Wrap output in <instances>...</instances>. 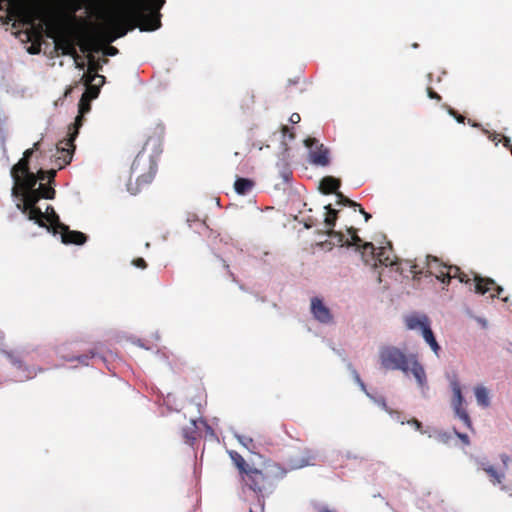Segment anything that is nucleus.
Segmentation results:
<instances>
[{
    "mask_svg": "<svg viewBox=\"0 0 512 512\" xmlns=\"http://www.w3.org/2000/svg\"><path fill=\"white\" fill-rule=\"evenodd\" d=\"M39 146L40 143L37 142L33 148L27 149L19 162L11 168L10 174L14 182L11 195L17 201L18 210L28 220L46 228L53 235L60 234L61 242L66 245H83L88 240L85 233L70 230L67 225L60 221L59 215L51 205H46L45 211L38 205L41 198L53 199L55 197V189L51 183L56 175L54 169L49 171L40 169L37 174L30 170V158L34 151L39 150Z\"/></svg>",
    "mask_w": 512,
    "mask_h": 512,
    "instance_id": "obj_1",
    "label": "nucleus"
},
{
    "mask_svg": "<svg viewBox=\"0 0 512 512\" xmlns=\"http://www.w3.org/2000/svg\"><path fill=\"white\" fill-rule=\"evenodd\" d=\"M100 68L101 66L93 67L85 71L75 87H70L65 92V96H68L74 89L85 88L78 103V116L69 125L66 138L57 145V153L60 155L56 158L55 162L59 169L71 162L75 150L74 142L83 125L84 116L90 112L91 101L98 97L100 88L105 83V77L97 73V70Z\"/></svg>",
    "mask_w": 512,
    "mask_h": 512,
    "instance_id": "obj_2",
    "label": "nucleus"
},
{
    "mask_svg": "<svg viewBox=\"0 0 512 512\" xmlns=\"http://www.w3.org/2000/svg\"><path fill=\"white\" fill-rule=\"evenodd\" d=\"M165 0H128L120 13L109 15L104 24L105 40L109 43L123 37L128 30L125 21L137 24L140 31H155L161 27L160 10Z\"/></svg>",
    "mask_w": 512,
    "mask_h": 512,
    "instance_id": "obj_3",
    "label": "nucleus"
},
{
    "mask_svg": "<svg viewBox=\"0 0 512 512\" xmlns=\"http://www.w3.org/2000/svg\"><path fill=\"white\" fill-rule=\"evenodd\" d=\"M429 275L435 276L441 283L448 285L452 278H458L459 282L469 284L474 287V291L478 294H485L489 291L494 290L496 293H492L491 297L501 298L503 288L495 283L491 278H483L478 274H474L473 283L469 276L460 271L457 266H448L441 263L437 257L428 255L426 257L425 266Z\"/></svg>",
    "mask_w": 512,
    "mask_h": 512,
    "instance_id": "obj_4",
    "label": "nucleus"
},
{
    "mask_svg": "<svg viewBox=\"0 0 512 512\" xmlns=\"http://www.w3.org/2000/svg\"><path fill=\"white\" fill-rule=\"evenodd\" d=\"M355 241L354 245L362 251V260L366 265H370L375 269L380 266L390 267L399 272L403 277H409V274H412L414 279H420L423 274V270L418 269L419 265L417 263H413L410 260L400 262L397 257L392 256L391 242H387L386 246H381L377 251L371 242H363L361 238H357Z\"/></svg>",
    "mask_w": 512,
    "mask_h": 512,
    "instance_id": "obj_5",
    "label": "nucleus"
},
{
    "mask_svg": "<svg viewBox=\"0 0 512 512\" xmlns=\"http://www.w3.org/2000/svg\"><path fill=\"white\" fill-rule=\"evenodd\" d=\"M162 152L161 140L159 137H150L143 150L135 157L131 165V174H137L136 183L131 180L127 184V190L132 195H136L142 186L152 182L157 171L156 157Z\"/></svg>",
    "mask_w": 512,
    "mask_h": 512,
    "instance_id": "obj_6",
    "label": "nucleus"
},
{
    "mask_svg": "<svg viewBox=\"0 0 512 512\" xmlns=\"http://www.w3.org/2000/svg\"><path fill=\"white\" fill-rule=\"evenodd\" d=\"M324 210L323 224L327 228L325 234L331 240H325L320 242L318 245L324 250H331L335 245L346 246L348 248H354L356 252H359L362 255V251L357 249V246L354 245V242H356L355 240L360 237L354 233L352 229L349 230L351 234L350 238H346L341 232L334 230L338 219V210L334 209L332 204L325 205Z\"/></svg>",
    "mask_w": 512,
    "mask_h": 512,
    "instance_id": "obj_7",
    "label": "nucleus"
},
{
    "mask_svg": "<svg viewBox=\"0 0 512 512\" xmlns=\"http://www.w3.org/2000/svg\"><path fill=\"white\" fill-rule=\"evenodd\" d=\"M379 361L385 370L409 372L410 355L393 345H384L379 349Z\"/></svg>",
    "mask_w": 512,
    "mask_h": 512,
    "instance_id": "obj_8",
    "label": "nucleus"
},
{
    "mask_svg": "<svg viewBox=\"0 0 512 512\" xmlns=\"http://www.w3.org/2000/svg\"><path fill=\"white\" fill-rule=\"evenodd\" d=\"M241 481L243 486L253 491L261 509H264V492L266 490L267 476L259 469L250 467L242 473Z\"/></svg>",
    "mask_w": 512,
    "mask_h": 512,
    "instance_id": "obj_9",
    "label": "nucleus"
},
{
    "mask_svg": "<svg viewBox=\"0 0 512 512\" xmlns=\"http://www.w3.org/2000/svg\"><path fill=\"white\" fill-rule=\"evenodd\" d=\"M2 354L5 355L13 367H15L18 371L17 381L23 382L30 379H33L37 372H41L42 369H36L33 366H28L24 363V358H26L29 354L27 349L8 351L5 349L1 350Z\"/></svg>",
    "mask_w": 512,
    "mask_h": 512,
    "instance_id": "obj_10",
    "label": "nucleus"
},
{
    "mask_svg": "<svg viewBox=\"0 0 512 512\" xmlns=\"http://www.w3.org/2000/svg\"><path fill=\"white\" fill-rule=\"evenodd\" d=\"M450 387L453 392V398H452V408L455 414V417L460 419L464 426L468 428L469 430L473 429L471 418L465 409L464 405L466 404V400L462 394L461 385L458 381L457 377L454 376L450 380Z\"/></svg>",
    "mask_w": 512,
    "mask_h": 512,
    "instance_id": "obj_11",
    "label": "nucleus"
},
{
    "mask_svg": "<svg viewBox=\"0 0 512 512\" xmlns=\"http://www.w3.org/2000/svg\"><path fill=\"white\" fill-rule=\"evenodd\" d=\"M405 324L409 330L420 329L421 335L428 345H431V343L436 340L427 315L416 313L408 315L405 318Z\"/></svg>",
    "mask_w": 512,
    "mask_h": 512,
    "instance_id": "obj_12",
    "label": "nucleus"
},
{
    "mask_svg": "<svg viewBox=\"0 0 512 512\" xmlns=\"http://www.w3.org/2000/svg\"><path fill=\"white\" fill-rule=\"evenodd\" d=\"M310 312L313 318L323 325H334L335 319L332 311L325 305L322 298L314 296L310 300Z\"/></svg>",
    "mask_w": 512,
    "mask_h": 512,
    "instance_id": "obj_13",
    "label": "nucleus"
},
{
    "mask_svg": "<svg viewBox=\"0 0 512 512\" xmlns=\"http://www.w3.org/2000/svg\"><path fill=\"white\" fill-rule=\"evenodd\" d=\"M305 146L309 148L312 163L320 166L329 164V150L324 148L323 144H319L316 138L308 137L305 141Z\"/></svg>",
    "mask_w": 512,
    "mask_h": 512,
    "instance_id": "obj_14",
    "label": "nucleus"
},
{
    "mask_svg": "<svg viewBox=\"0 0 512 512\" xmlns=\"http://www.w3.org/2000/svg\"><path fill=\"white\" fill-rule=\"evenodd\" d=\"M56 354L68 362H72V361L76 360L79 362V364L84 365V366H88L90 360H99L100 362H105V357L102 356L100 353H98L95 350H90L88 353H84V354L77 355V356H75V355L68 356V355L62 354L61 349L58 348L56 350Z\"/></svg>",
    "mask_w": 512,
    "mask_h": 512,
    "instance_id": "obj_15",
    "label": "nucleus"
},
{
    "mask_svg": "<svg viewBox=\"0 0 512 512\" xmlns=\"http://www.w3.org/2000/svg\"><path fill=\"white\" fill-rule=\"evenodd\" d=\"M409 372L414 376L418 386H425L427 375L424 366L418 361L416 354H410Z\"/></svg>",
    "mask_w": 512,
    "mask_h": 512,
    "instance_id": "obj_16",
    "label": "nucleus"
},
{
    "mask_svg": "<svg viewBox=\"0 0 512 512\" xmlns=\"http://www.w3.org/2000/svg\"><path fill=\"white\" fill-rule=\"evenodd\" d=\"M341 186L339 179L333 176H325L320 181L319 189L323 194L336 193Z\"/></svg>",
    "mask_w": 512,
    "mask_h": 512,
    "instance_id": "obj_17",
    "label": "nucleus"
},
{
    "mask_svg": "<svg viewBox=\"0 0 512 512\" xmlns=\"http://www.w3.org/2000/svg\"><path fill=\"white\" fill-rule=\"evenodd\" d=\"M253 186V180L244 177H238L234 183L235 191L239 195H247Z\"/></svg>",
    "mask_w": 512,
    "mask_h": 512,
    "instance_id": "obj_18",
    "label": "nucleus"
},
{
    "mask_svg": "<svg viewBox=\"0 0 512 512\" xmlns=\"http://www.w3.org/2000/svg\"><path fill=\"white\" fill-rule=\"evenodd\" d=\"M474 394L476 397V401L478 405H480L483 408H487L491 404L489 391L484 386H477L474 390Z\"/></svg>",
    "mask_w": 512,
    "mask_h": 512,
    "instance_id": "obj_19",
    "label": "nucleus"
},
{
    "mask_svg": "<svg viewBox=\"0 0 512 512\" xmlns=\"http://www.w3.org/2000/svg\"><path fill=\"white\" fill-rule=\"evenodd\" d=\"M199 420L191 419V427H185L182 429V435L185 438L186 442L190 445H193L196 440V433H197V423Z\"/></svg>",
    "mask_w": 512,
    "mask_h": 512,
    "instance_id": "obj_20",
    "label": "nucleus"
},
{
    "mask_svg": "<svg viewBox=\"0 0 512 512\" xmlns=\"http://www.w3.org/2000/svg\"><path fill=\"white\" fill-rule=\"evenodd\" d=\"M485 472L493 485L501 484L505 478V472L497 470L493 465L485 468Z\"/></svg>",
    "mask_w": 512,
    "mask_h": 512,
    "instance_id": "obj_21",
    "label": "nucleus"
},
{
    "mask_svg": "<svg viewBox=\"0 0 512 512\" xmlns=\"http://www.w3.org/2000/svg\"><path fill=\"white\" fill-rule=\"evenodd\" d=\"M229 454L231 460L239 470L240 475L246 472V470L251 467L248 463H246L245 459L238 452L231 451Z\"/></svg>",
    "mask_w": 512,
    "mask_h": 512,
    "instance_id": "obj_22",
    "label": "nucleus"
},
{
    "mask_svg": "<svg viewBox=\"0 0 512 512\" xmlns=\"http://www.w3.org/2000/svg\"><path fill=\"white\" fill-rule=\"evenodd\" d=\"M234 436L245 448H247L252 453H255L256 446L251 437L246 435H240L238 433H235Z\"/></svg>",
    "mask_w": 512,
    "mask_h": 512,
    "instance_id": "obj_23",
    "label": "nucleus"
},
{
    "mask_svg": "<svg viewBox=\"0 0 512 512\" xmlns=\"http://www.w3.org/2000/svg\"><path fill=\"white\" fill-rule=\"evenodd\" d=\"M429 437H435V439L440 442V443H443V444H448L451 439H452V434L448 431H443V430H440V431H436L434 433V435H429Z\"/></svg>",
    "mask_w": 512,
    "mask_h": 512,
    "instance_id": "obj_24",
    "label": "nucleus"
},
{
    "mask_svg": "<svg viewBox=\"0 0 512 512\" xmlns=\"http://www.w3.org/2000/svg\"><path fill=\"white\" fill-rule=\"evenodd\" d=\"M335 194H336V197H337V204L338 205L349 206V207H352V208H355V207L359 206L358 203H356L355 201L349 199L348 197L343 195L341 192L337 191Z\"/></svg>",
    "mask_w": 512,
    "mask_h": 512,
    "instance_id": "obj_25",
    "label": "nucleus"
},
{
    "mask_svg": "<svg viewBox=\"0 0 512 512\" xmlns=\"http://www.w3.org/2000/svg\"><path fill=\"white\" fill-rule=\"evenodd\" d=\"M367 396L379 407H381L383 410L388 411V406L386 403L385 398L382 395L374 393H367Z\"/></svg>",
    "mask_w": 512,
    "mask_h": 512,
    "instance_id": "obj_26",
    "label": "nucleus"
},
{
    "mask_svg": "<svg viewBox=\"0 0 512 512\" xmlns=\"http://www.w3.org/2000/svg\"><path fill=\"white\" fill-rule=\"evenodd\" d=\"M447 111L451 116H453L456 119V121L458 123L465 122V117L463 115L459 114L455 109H453L451 107H447Z\"/></svg>",
    "mask_w": 512,
    "mask_h": 512,
    "instance_id": "obj_27",
    "label": "nucleus"
},
{
    "mask_svg": "<svg viewBox=\"0 0 512 512\" xmlns=\"http://www.w3.org/2000/svg\"><path fill=\"white\" fill-rule=\"evenodd\" d=\"M347 368L351 372V375L356 383L360 382L362 379L357 372V370L354 368L351 362H347Z\"/></svg>",
    "mask_w": 512,
    "mask_h": 512,
    "instance_id": "obj_28",
    "label": "nucleus"
},
{
    "mask_svg": "<svg viewBox=\"0 0 512 512\" xmlns=\"http://www.w3.org/2000/svg\"><path fill=\"white\" fill-rule=\"evenodd\" d=\"M453 432H454V435L456 437H458L462 441L463 444H465V445L470 444V439L467 434L459 432L456 428L453 429Z\"/></svg>",
    "mask_w": 512,
    "mask_h": 512,
    "instance_id": "obj_29",
    "label": "nucleus"
},
{
    "mask_svg": "<svg viewBox=\"0 0 512 512\" xmlns=\"http://www.w3.org/2000/svg\"><path fill=\"white\" fill-rule=\"evenodd\" d=\"M387 412L390 414V416H391V418H392L393 420H395V421H397V422H400L401 424H404V423H405V421H404V419L402 418V416H401L400 412H398V411H394V410H391V409H389V408H388V411H387Z\"/></svg>",
    "mask_w": 512,
    "mask_h": 512,
    "instance_id": "obj_30",
    "label": "nucleus"
},
{
    "mask_svg": "<svg viewBox=\"0 0 512 512\" xmlns=\"http://www.w3.org/2000/svg\"><path fill=\"white\" fill-rule=\"evenodd\" d=\"M475 462L483 471H485V468L491 466V464L486 458H475Z\"/></svg>",
    "mask_w": 512,
    "mask_h": 512,
    "instance_id": "obj_31",
    "label": "nucleus"
},
{
    "mask_svg": "<svg viewBox=\"0 0 512 512\" xmlns=\"http://www.w3.org/2000/svg\"><path fill=\"white\" fill-rule=\"evenodd\" d=\"M281 177L285 183H289L291 179L292 172L289 170V168L285 167L281 172Z\"/></svg>",
    "mask_w": 512,
    "mask_h": 512,
    "instance_id": "obj_32",
    "label": "nucleus"
},
{
    "mask_svg": "<svg viewBox=\"0 0 512 512\" xmlns=\"http://www.w3.org/2000/svg\"><path fill=\"white\" fill-rule=\"evenodd\" d=\"M74 64L78 70H80V71L85 70L86 63L84 60H82V59L80 60L79 57H74Z\"/></svg>",
    "mask_w": 512,
    "mask_h": 512,
    "instance_id": "obj_33",
    "label": "nucleus"
},
{
    "mask_svg": "<svg viewBox=\"0 0 512 512\" xmlns=\"http://www.w3.org/2000/svg\"><path fill=\"white\" fill-rule=\"evenodd\" d=\"M132 264L135 267L141 268V269H144L147 266L146 261L143 258H137V259L133 260Z\"/></svg>",
    "mask_w": 512,
    "mask_h": 512,
    "instance_id": "obj_34",
    "label": "nucleus"
},
{
    "mask_svg": "<svg viewBox=\"0 0 512 512\" xmlns=\"http://www.w3.org/2000/svg\"><path fill=\"white\" fill-rule=\"evenodd\" d=\"M199 422L204 426L207 434L214 435L212 427L207 423L205 419L199 418Z\"/></svg>",
    "mask_w": 512,
    "mask_h": 512,
    "instance_id": "obj_35",
    "label": "nucleus"
},
{
    "mask_svg": "<svg viewBox=\"0 0 512 512\" xmlns=\"http://www.w3.org/2000/svg\"><path fill=\"white\" fill-rule=\"evenodd\" d=\"M427 95H428V97L430 99H435V100H438V101L441 100V96L437 92L432 90L430 87L427 88Z\"/></svg>",
    "mask_w": 512,
    "mask_h": 512,
    "instance_id": "obj_36",
    "label": "nucleus"
},
{
    "mask_svg": "<svg viewBox=\"0 0 512 512\" xmlns=\"http://www.w3.org/2000/svg\"><path fill=\"white\" fill-rule=\"evenodd\" d=\"M407 423L412 425L415 428V430L423 433L422 423L420 421H418L417 419H412V420L408 421Z\"/></svg>",
    "mask_w": 512,
    "mask_h": 512,
    "instance_id": "obj_37",
    "label": "nucleus"
},
{
    "mask_svg": "<svg viewBox=\"0 0 512 512\" xmlns=\"http://www.w3.org/2000/svg\"><path fill=\"white\" fill-rule=\"evenodd\" d=\"M430 348L432 349V351L437 355L439 356V352L441 351V346L439 345V343L437 342V340L433 341L431 343V345H429Z\"/></svg>",
    "mask_w": 512,
    "mask_h": 512,
    "instance_id": "obj_38",
    "label": "nucleus"
},
{
    "mask_svg": "<svg viewBox=\"0 0 512 512\" xmlns=\"http://www.w3.org/2000/svg\"><path fill=\"white\" fill-rule=\"evenodd\" d=\"M420 390H421V394L424 398H428V392H429V385H428V381L425 382V386H419Z\"/></svg>",
    "mask_w": 512,
    "mask_h": 512,
    "instance_id": "obj_39",
    "label": "nucleus"
},
{
    "mask_svg": "<svg viewBox=\"0 0 512 512\" xmlns=\"http://www.w3.org/2000/svg\"><path fill=\"white\" fill-rule=\"evenodd\" d=\"M56 50L60 52L63 55L69 54L68 47L65 44L62 45H56Z\"/></svg>",
    "mask_w": 512,
    "mask_h": 512,
    "instance_id": "obj_40",
    "label": "nucleus"
},
{
    "mask_svg": "<svg viewBox=\"0 0 512 512\" xmlns=\"http://www.w3.org/2000/svg\"><path fill=\"white\" fill-rule=\"evenodd\" d=\"M332 350L339 356L341 357V359L346 362L347 359H346V353L343 349H336L334 347H332Z\"/></svg>",
    "mask_w": 512,
    "mask_h": 512,
    "instance_id": "obj_41",
    "label": "nucleus"
},
{
    "mask_svg": "<svg viewBox=\"0 0 512 512\" xmlns=\"http://www.w3.org/2000/svg\"><path fill=\"white\" fill-rule=\"evenodd\" d=\"M315 508H316L317 512H336L334 510L329 509V507L327 505H323V504L317 505Z\"/></svg>",
    "mask_w": 512,
    "mask_h": 512,
    "instance_id": "obj_42",
    "label": "nucleus"
},
{
    "mask_svg": "<svg viewBox=\"0 0 512 512\" xmlns=\"http://www.w3.org/2000/svg\"><path fill=\"white\" fill-rule=\"evenodd\" d=\"M317 222H318V221H317L316 219L309 218V219L305 222V224H304V225H305V227H306L307 229H309V228H312V227L317 226Z\"/></svg>",
    "mask_w": 512,
    "mask_h": 512,
    "instance_id": "obj_43",
    "label": "nucleus"
},
{
    "mask_svg": "<svg viewBox=\"0 0 512 512\" xmlns=\"http://www.w3.org/2000/svg\"><path fill=\"white\" fill-rule=\"evenodd\" d=\"M301 120V117L298 113H293L290 118H289V121L292 123V124H296V123H299Z\"/></svg>",
    "mask_w": 512,
    "mask_h": 512,
    "instance_id": "obj_44",
    "label": "nucleus"
},
{
    "mask_svg": "<svg viewBox=\"0 0 512 512\" xmlns=\"http://www.w3.org/2000/svg\"><path fill=\"white\" fill-rule=\"evenodd\" d=\"M118 53V49L114 46H110L107 50L108 56H115Z\"/></svg>",
    "mask_w": 512,
    "mask_h": 512,
    "instance_id": "obj_45",
    "label": "nucleus"
},
{
    "mask_svg": "<svg viewBox=\"0 0 512 512\" xmlns=\"http://www.w3.org/2000/svg\"><path fill=\"white\" fill-rule=\"evenodd\" d=\"M476 320L481 325L482 328H487L488 322L485 318L477 317Z\"/></svg>",
    "mask_w": 512,
    "mask_h": 512,
    "instance_id": "obj_46",
    "label": "nucleus"
},
{
    "mask_svg": "<svg viewBox=\"0 0 512 512\" xmlns=\"http://www.w3.org/2000/svg\"><path fill=\"white\" fill-rule=\"evenodd\" d=\"M483 132L488 135V137L491 141L497 140V137H498L497 133H490L488 130H483Z\"/></svg>",
    "mask_w": 512,
    "mask_h": 512,
    "instance_id": "obj_47",
    "label": "nucleus"
},
{
    "mask_svg": "<svg viewBox=\"0 0 512 512\" xmlns=\"http://www.w3.org/2000/svg\"><path fill=\"white\" fill-rule=\"evenodd\" d=\"M503 145L511 150L512 145L509 137L503 136Z\"/></svg>",
    "mask_w": 512,
    "mask_h": 512,
    "instance_id": "obj_48",
    "label": "nucleus"
},
{
    "mask_svg": "<svg viewBox=\"0 0 512 512\" xmlns=\"http://www.w3.org/2000/svg\"><path fill=\"white\" fill-rule=\"evenodd\" d=\"M359 385V387L361 388V390L367 395V393H370L368 390H367V386L366 384L361 380L360 382L357 383Z\"/></svg>",
    "mask_w": 512,
    "mask_h": 512,
    "instance_id": "obj_49",
    "label": "nucleus"
},
{
    "mask_svg": "<svg viewBox=\"0 0 512 512\" xmlns=\"http://www.w3.org/2000/svg\"><path fill=\"white\" fill-rule=\"evenodd\" d=\"M359 385V387L361 388V390L367 395V393H370L368 390H367V386L366 384L361 380L360 382L357 383Z\"/></svg>",
    "mask_w": 512,
    "mask_h": 512,
    "instance_id": "obj_50",
    "label": "nucleus"
},
{
    "mask_svg": "<svg viewBox=\"0 0 512 512\" xmlns=\"http://www.w3.org/2000/svg\"><path fill=\"white\" fill-rule=\"evenodd\" d=\"M360 212L364 215L365 221L367 222L371 218V214L364 211V209L359 205Z\"/></svg>",
    "mask_w": 512,
    "mask_h": 512,
    "instance_id": "obj_51",
    "label": "nucleus"
},
{
    "mask_svg": "<svg viewBox=\"0 0 512 512\" xmlns=\"http://www.w3.org/2000/svg\"><path fill=\"white\" fill-rule=\"evenodd\" d=\"M501 460H502V462H503L504 466H506V465H507V462H508V460H509V456H508V455H506V454H502V455H501Z\"/></svg>",
    "mask_w": 512,
    "mask_h": 512,
    "instance_id": "obj_52",
    "label": "nucleus"
},
{
    "mask_svg": "<svg viewBox=\"0 0 512 512\" xmlns=\"http://www.w3.org/2000/svg\"><path fill=\"white\" fill-rule=\"evenodd\" d=\"M468 123L473 126V127H479L480 124L479 123H476V122H472L471 120L468 121Z\"/></svg>",
    "mask_w": 512,
    "mask_h": 512,
    "instance_id": "obj_53",
    "label": "nucleus"
},
{
    "mask_svg": "<svg viewBox=\"0 0 512 512\" xmlns=\"http://www.w3.org/2000/svg\"><path fill=\"white\" fill-rule=\"evenodd\" d=\"M137 344H138L140 347L145 348V345H144V343L142 342V340H141V339H138ZM146 349H148V348L146 347Z\"/></svg>",
    "mask_w": 512,
    "mask_h": 512,
    "instance_id": "obj_54",
    "label": "nucleus"
},
{
    "mask_svg": "<svg viewBox=\"0 0 512 512\" xmlns=\"http://www.w3.org/2000/svg\"><path fill=\"white\" fill-rule=\"evenodd\" d=\"M283 134H286L289 131V128L287 126H284L282 128Z\"/></svg>",
    "mask_w": 512,
    "mask_h": 512,
    "instance_id": "obj_55",
    "label": "nucleus"
},
{
    "mask_svg": "<svg viewBox=\"0 0 512 512\" xmlns=\"http://www.w3.org/2000/svg\"><path fill=\"white\" fill-rule=\"evenodd\" d=\"M428 80H429V82H431L433 80V74L432 73L428 74Z\"/></svg>",
    "mask_w": 512,
    "mask_h": 512,
    "instance_id": "obj_56",
    "label": "nucleus"
},
{
    "mask_svg": "<svg viewBox=\"0 0 512 512\" xmlns=\"http://www.w3.org/2000/svg\"><path fill=\"white\" fill-rule=\"evenodd\" d=\"M309 464H310L309 461H304L299 467H304V466L309 465Z\"/></svg>",
    "mask_w": 512,
    "mask_h": 512,
    "instance_id": "obj_57",
    "label": "nucleus"
},
{
    "mask_svg": "<svg viewBox=\"0 0 512 512\" xmlns=\"http://www.w3.org/2000/svg\"><path fill=\"white\" fill-rule=\"evenodd\" d=\"M289 138H290V139H293V138H294V134H293V132H291V133L289 134Z\"/></svg>",
    "mask_w": 512,
    "mask_h": 512,
    "instance_id": "obj_58",
    "label": "nucleus"
},
{
    "mask_svg": "<svg viewBox=\"0 0 512 512\" xmlns=\"http://www.w3.org/2000/svg\"><path fill=\"white\" fill-rule=\"evenodd\" d=\"M230 275H231V277H232L233 281H236V278H235L234 274H233V273H230Z\"/></svg>",
    "mask_w": 512,
    "mask_h": 512,
    "instance_id": "obj_59",
    "label": "nucleus"
},
{
    "mask_svg": "<svg viewBox=\"0 0 512 512\" xmlns=\"http://www.w3.org/2000/svg\"><path fill=\"white\" fill-rule=\"evenodd\" d=\"M501 299H502V301H504V302H507V301H508V297H503V298H501Z\"/></svg>",
    "mask_w": 512,
    "mask_h": 512,
    "instance_id": "obj_60",
    "label": "nucleus"
},
{
    "mask_svg": "<svg viewBox=\"0 0 512 512\" xmlns=\"http://www.w3.org/2000/svg\"><path fill=\"white\" fill-rule=\"evenodd\" d=\"M159 338H160V337H159V334H158V333H156V334H155V339H156V340H159Z\"/></svg>",
    "mask_w": 512,
    "mask_h": 512,
    "instance_id": "obj_61",
    "label": "nucleus"
},
{
    "mask_svg": "<svg viewBox=\"0 0 512 512\" xmlns=\"http://www.w3.org/2000/svg\"><path fill=\"white\" fill-rule=\"evenodd\" d=\"M418 47V44L417 43H414L413 44V48H417Z\"/></svg>",
    "mask_w": 512,
    "mask_h": 512,
    "instance_id": "obj_62",
    "label": "nucleus"
},
{
    "mask_svg": "<svg viewBox=\"0 0 512 512\" xmlns=\"http://www.w3.org/2000/svg\"><path fill=\"white\" fill-rule=\"evenodd\" d=\"M249 512H254V511L252 509H250Z\"/></svg>",
    "mask_w": 512,
    "mask_h": 512,
    "instance_id": "obj_63",
    "label": "nucleus"
}]
</instances>
